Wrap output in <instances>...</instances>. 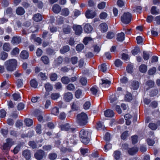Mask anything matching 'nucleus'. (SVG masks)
I'll list each match as a JSON object with an SVG mask.
<instances>
[{"mask_svg":"<svg viewBox=\"0 0 160 160\" xmlns=\"http://www.w3.org/2000/svg\"><path fill=\"white\" fill-rule=\"evenodd\" d=\"M72 27L68 25H65L63 28V31L65 34L70 33Z\"/></svg>","mask_w":160,"mask_h":160,"instance_id":"f3484780","label":"nucleus"},{"mask_svg":"<svg viewBox=\"0 0 160 160\" xmlns=\"http://www.w3.org/2000/svg\"><path fill=\"white\" fill-rule=\"evenodd\" d=\"M85 16L87 18H92L96 16V13L95 12L89 10H87L85 14Z\"/></svg>","mask_w":160,"mask_h":160,"instance_id":"9d476101","label":"nucleus"},{"mask_svg":"<svg viewBox=\"0 0 160 160\" xmlns=\"http://www.w3.org/2000/svg\"><path fill=\"white\" fill-rule=\"evenodd\" d=\"M76 136H72L70 138H69V142L71 143H72L74 145L76 144L77 142L76 141Z\"/></svg>","mask_w":160,"mask_h":160,"instance_id":"5fc2aeb1","label":"nucleus"},{"mask_svg":"<svg viewBox=\"0 0 160 160\" xmlns=\"http://www.w3.org/2000/svg\"><path fill=\"white\" fill-rule=\"evenodd\" d=\"M51 112L52 114L57 116L59 113V108L57 107H55L52 109Z\"/></svg>","mask_w":160,"mask_h":160,"instance_id":"c85d7f7f","label":"nucleus"},{"mask_svg":"<svg viewBox=\"0 0 160 160\" xmlns=\"http://www.w3.org/2000/svg\"><path fill=\"white\" fill-rule=\"evenodd\" d=\"M88 116L84 112H81L77 115V123L81 126L86 125L88 123Z\"/></svg>","mask_w":160,"mask_h":160,"instance_id":"f03ea898","label":"nucleus"},{"mask_svg":"<svg viewBox=\"0 0 160 160\" xmlns=\"http://www.w3.org/2000/svg\"><path fill=\"white\" fill-rule=\"evenodd\" d=\"M91 133L88 130L82 129L79 132V137L81 142L84 144H87L90 141Z\"/></svg>","mask_w":160,"mask_h":160,"instance_id":"f257e3e1","label":"nucleus"},{"mask_svg":"<svg viewBox=\"0 0 160 160\" xmlns=\"http://www.w3.org/2000/svg\"><path fill=\"white\" fill-rule=\"evenodd\" d=\"M30 38L31 39H33L35 42H37L38 43V45L40 44V38L39 37H36L35 34H32Z\"/></svg>","mask_w":160,"mask_h":160,"instance_id":"7c9ffc66","label":"nucleus"},{"mask_svg":"<svg viewBox=\"0 0 160 160\" xmlns=\"http://www.w3.org/2000/svg\"><path fill=\"white\" fill-rule=\"evenodd\" d=\"M139 70L142 73L145 72L147 70V66L145 64H142L139 66Z\"/></svg>","mask_w":160,"mask_h":160,"instance_id":"72a5a7b5","label":"nucleus"},{"mask_svg":"<svg viewBox=\"0 0 160 160\" xmlns=\"http://www.w3.org/2000/svg\"><path fill=\"white\" fill-rule=\"evenodd\" d=\"M30 84L31 86L34 88H37L38 86V83L35 79H32L30 81Z\"/></svg>","mask_w":160,"mask_h":160,"instance_id":"79ce46f5","label":"nucleus"},{"mask_svg":"<svg viewBox=\"0 0 160 160\" xmlns=\"http://www.w3.org/2000/svg\"><path fill=\"white\" fill-rule=\"evenodd\" d=\"M90 91L92 94L94 95H96L98 92L97 88L94 87H92L90 89Z\"/></svg>","mask_w":160,"mask_h":160,"instance_id":"6e6d98bb","label":"nucleus"},{"mask_svg":"<svg viewBox=\"0 0 160 160\" xmlns=\"http://www.w3.org/2000/svg\"><path fill=\"white\" fill-rule=\"evenodd\" d=\"M149 54L148 52L144 51L143 52V58L145 60H147L149 59Z\"/></svg>","mask_w":160,"mask_h":160,"instance_id":"680f3d73","label":"nucleus"},{"mask_svg":"<svg viewBox=\"0 0 160 160\" xmlns=\"http://www.w3.org/2000/svg\"><path fill=\"white\" fill-rule=\"evenodd\" d=\"M158 90L154 89L151 91L150 93V96H156L158 93Z\"/></svg>","mask_w":160,"mask_h":160,"instance_id":"3c124183","label":"nucleus"},{"mask_svg":"<svg viewBox=\"0 0 160 160\" xmlns=\"http://www.w3.org/2000/svg\"><path fill=\"white\" fill-rule=\"evenodd\" d=\"M120 155L121 153L119 151H116L114 152L113 156L114 158L117 160L120 158Z\"/></svg>","mask_w":160,"mask_h":160,"instance_id":"f704fd0d","label":"nucleus"},{"mask_svg":"<svg viewBox=\"0 0 160 160\" xmlns=\"http://www.w3.org/2000/svg\"><path fill=\"white\" fill-rule=\"evenodd\" d=\"M80 151L81 154L84 155L86 153L88 152V150L87 148H81L80 149Z\"/></svg>","mask_w":160,"mask_h":160,"instance_id":"bf43d9fd","label":"nucleus"},{"mask_svg":"<svg viewBox=\"0 0 160 160\" xmlns=\"http://www.w3.org/2000/svg\"><path fill=\"white\" fill-rule=\"evenodd\" d=\"M61 81L63 84H67L70 82V80L68 77L64 76L61 78Z\"/></svg>","mask_w":160,"mask_h":160,"instance_id":"393cba45","label":"nucleus"},{"mask_svg":"<svg viewBox=\"0 0 160 160\" xmlns=\"http://www.w3.org/2000/svg\"><path fill=\"white\" fill-rule=\"evenodd\" d=\"M78 58L76 57H72L71 59L72 63L73 64H76L78 62Z\"/></svg>","mask_w":160,"mask_h":160,"instance_id":"338daca9","label":"nucleus"},{"mask_svg":"<svg viewBox=\"0 0 160 160\" xmlns=\"http://www.w3.org/2000/svg\"><path fill=\"white\" fill-rule=\"evenodd\" d=\"M20 57L22 59H27L29 56L28 52L26 50H23L20 55Z\"/></svg>","mask_w":160,"mask_h":160,"instance_id":"a211bd4d","label":"nucleus"},{"mask_svg":"<svg viewBox=\"0 0 160 160\" xmlns=\"http://www.w3.org/2000/svg\"><path fill=\"white\" fill-rule=\"evenodd\" d=\"M117 40L119 42H122L125 38V34L123 32L118 33L117 36Z\"/></svg>","mask_w":160,"mask_h":160,"instance_id":"4be33fe9","label":"nucleus"},{"mask_svg":"<svg viewBox=\"0 0 160 160\" xmlns=\"http://www.w3.org/2000/svg\"><path fill=\"white\" fill-rule=\"evenodd\" d=\"M49 78L52 81H56L58 78V75L55 73H52L49 74Z\"/></svg>","mask_w":160,"mask_h":160,"instance_id":"2f4dec72","label":"nucleus"},{"mask_svg":"<svg viewBox=\"0 0 160 160\" xmlns=\"http://www.w3.org/2000/svg\"><path fill=\"white\" fill-rule=\"evenodd\" d=\"M142 8L140 6H138L133 8V11L136 12L140 13L142 11Z\"/></svg>","mask_w":160,"mask_h":160,"instance_id":"603ef678","label":"nucleus"},{"mask_svg":"<svg viewBox=\"0 0 160 160\" xmlns=\"http://www.w3.org/2000/svg\"><path fill=\"white\" fill-rule=\"evenodd\" d=\"M69 14V11L67 8H65L63 9L61 12V14L65 17L68 16Z\"/></svg>","mask_w":160,"mask_h":160,"instance_id":"b1692460","label":"nucleus"},{"mask_svg":"<svg viewBox=\"0 0 160 160\" xmlns=\"http://www.w3.org/2000/svg\"><path fill=\"white\" fill-rule=\"evenodd\" d=\"M71 108L73 111L77 110L80 107V103L78 101H74L71 104Z\"/></svg>","mask_w":160,"mask_h":160,"instance_id":"9b49d317","label":"nucleus"},{"mask_svg":"<svg viewBox=\"0 0 160 160\" xmlns=\"http://www.w3.org/2000/svg\"><path fill=\"white\" fill-rule=\"evenodd\" d=\"M72 28L75 31V34L77 35H79L82 32V29L80 25H74Z\"/></svg>","mask_w":160,"mask_h":160,"instance_id":"423d86ee","label":"nucleus"},{"mask_svg":"<svg viewBox=\"0 0 160 160\" xmlns=\"http://www.w3.org/2000/svg\"><path fill=\"white\" fill-rule=\"evenodd\" d=\"M156 71V68L155 67H153L149 70L148 73L149 75H152L155 73Z\"/></svg>","mask_w":160,"mask_h":160,"instance_id":"864d4df0","label":"nucleus"},{"mask_svg":"<svg viewBox=\"0 0 160 160\" xmlns=\"http://www.w3.org/2000/svg\"><path fill=\"white\" fill-rule=\"evenodd\" d=\"M149 127L151 129L153 130H155L157 128V125L153 123H149Z\"/></svg>","mask_w":160,"mask_h":160,"instance_id":"0e129e2a","label":"nucleus"},{"mask_svg":"<svg viewBox=\"0 0 160 160\" xmlns=\"http://www.w3.org/2000/svg\"><path fill=\"white\" fill-rule=\"evenodd\" d=\"M101 85L102 87H108L111 84V82L108 79H102Z\"/></svg>","mask_w":160,"mask_h":160,"instance_id":"412c9836","label":"nucleus"},{"mask_svg":"<svg viewBox=\"0 0 160 160\" xmlns=\"http://www.w3.org/2000/svg\"><path fill=\"white\" fill-rule=\"evenodd\" d=\"M115 36L114 33L112 32H108L107 33L106 38L108 39H111Z\"/></svg>","mask_w":160,"mask_h":160,"instance_id":"37998d69","label":"nucleus"},{"mask_svg":"<svg viewBox=\"0 0 160 160\" xmlns=\"http://www.w3.org/2000/svg\"><path fill=\"white\" fill-rule=\"evenodd\" d=\"M57 157V154L55 153H50L48 155V158L51 160H54Z\"/></svg>","mask_w":160,"mask_h":160,"instance_id":"4c0bfd02","label":"nucleus"},{"mask_svg":"<svg viewBox=\"0 0 160 160\" xmlns=\"http://www.w3.org/2000/svg\"><path fill=\"white\" fill-rule=\"evenodd\" d=\"M73 98V95L71 92H67L63 95V99L67 102H69Z\"/></svg>","mask_w":160,"mask_h":160,"instance_id":"1a4fd4ad","label":"nucleus"},{"mask_svg":"<svg viewBox=\"0 0 160 160\" xmlns=\"http://www.w3.org/2000/svg\"><path fill=\"white\" fill-rule=\"evenodd\" d=\"M60 97V94L58 93H53L50 95V98L52 100H56L58 99Z\"/></svg>","mask_w":160,"mask_h":160,"instance_id":"a878e982","label":"nucleus"},{"mask_svg":"<svg viewBox=\"0 0 160 160\" xmlns=\"http://www.w3.org/2000/svg\"><path fill=\"white\" fill-rule=\"evenodd\" d=\"M24 122L26 125L28 127L32 126L33 123V121L32 119L29 118H26L25 119Z\"/></svg>","mask_w":160,"mask_h":160,"instance_id":"cd10ccee","label":"nucleus"},{"mask_svg":"<svg viewBox=\"0 0 160 160\" xmlns=\"http://www.w3.org/2000/svg\"><path fill=\"white\" fill-rule=\"evenodd\" d=\"M146 86L145 87V89L148 90L150 88H152L154 85V82L151 80L148 81L145 83Z\"/></svg>","mask_w":160,"mask_h":160,"instance_id":"f8f14e48","label":"nucleus"},{"mask_svg":"<svg viewBox=\"0 0 160 160\" xmlns=\"http://www.w3.org/2000/svg\"><path fill=\"white\" fill-rule=\"evenodd\" d=\"M69 46H68L67 45L64 46L62 48H61L60 50V52L62 54H64L69 51Z\"/></svg>","mask_w":160,"mask_h":160,"instance_id":"c756f323","label":"nucleus"},{"mask_svg":"<svg viewBox=\"0 0 160 160\" xmlns=\"http://www.w3.org/2000/svg\"><path fill=\"white\" fill-rule=\"evenodd\" d=\"M104 114L106 117L112 118L114 115L113 111L110 109H108L104 111Z\"/></svg>","mask_w":160,"mask_h":160,"instance_id":"2eb2a0df","label":"nucleus"},{"mask_svg":"<svg viewBox=\"0 0 160 160\" xmlns=\"http://www.w3.org/2000/svg\"><path fill=\"white\" fill-rule=\"evenodd\" d=\"M100 30L102 32H105L107 31L108 27L105 23H102L99 25Z\"/></svg>","mask_w":160,"mask_h":160,"instance_id":"aec40b11","label":"nucleus"},{"mask_svg":"<svg viewBox=\"0 0 160 160\" xmlns=\"http://www.w3.org/2000/svg\"><path fill=\"white\" fill-rule=\"evenodd\" d=\"M52 9L55 13H58L61 10V8L59 5L55 4L53 5Z\"/></svg>","mask_w":160,"mask_h":160,"instance_id":"6ab92c4d","label":"nucleus"},{"mask_svg":"<svg viewBox=\"0 0 160 160\" xmlns=\"http://www.w3.org/2000/svg\"><path fill=\"white\" fill-rule=\"evenodd\" d=\"M33 20L36 22L40 21V14L39 13L34 15L32 18Z\"/></svg>","mask_w":160,"mask_h":160,"instance_id":"58836bf2","label":"nucleus"},{"mask_svg":"<svg viewBox=\"0 0 160 160\" xmlns=\"http://www.w3.org/2000/svg\"><path fill=\"white\" fill-rule=\"evenodd\" d=\"M130 84V88L134 90H137L139 88L140 86V83L136 80L131 81Z\"/></svg>","mask_w":160,"mask_h":160,"instance_id":"39448f33","label":"nucleus"},{"mask_svg":"<svg viewBox=\"0 0 160 160\" xmlns=\"http://www.w3.org/2000/svg\"><path fill=\"white\" fill-rule=\"evenodd\" d=\"M122 64V62L119 59H116L114 62V64L115 66L117 67H121Z\"/></svg>","mask_w":160,"mask_h":160,"instance_id":"a19ab883","label":"nucleus"},{"mask_svg":"<svg viewBox=\"0 0 160 160\" xmlns=\"http://www.w3.org/2000/svg\"><path fill=\"white\" fill-rule=\"evenodd\" d=\"M138 149L137 147H133L129 148L128 150L129 154L131 155H133L138 151Z\"/></svg>","mask_w":160,"mask_h":160,"instance_id":"5701e85b","label":"nucleus"},{"mask_svg":"<svg viewBox=\"0 0 160 160\" xmlns=\"http://www.w3.org/2000/svg\"><path fill=\"white\" fill-rule=\"evenodd\" d=\"M17 61L15 59H11L7 61L6 65L7 69L10 71L15 70L17 65Z\"/></svg>","mask_w":160,"mask_h":160,"instance_id":"7ed1b4c3","label":"nucleus"},{"mask_svg":"<svg viewBox=\"0 0 160 160\" xmlns=\"http://www.w3.org/2000/svg\"><path fill=\"white\" fill-rule=\"evenodd\" d=\"M22 155L26 159H29L31 156L30 151L28 149L25 150L22 152Z\"/></svg>","mask_w":160,"mask_h":160,"instance_id":"ddd939ff","label":"nucleus"},{"mask_svg":"<svg viewBox=\"0 0 160 160\" xmlns=\"http://www.w3.org/2000/svg\"><path fill=\"white\" fill-rule=\"evenodd\" d=\"M17 14L18 15L21 16L23 15L25 13V11L24 8L21 7L17 8L16 10Z\"/></svg>","mask_w":160,"mask_h":160,"instance_id":"dca6fc26","label":"nucleus"},{"mask_svg":"<svg viewBox=\"0 0 160 160\" xmlns=\"http://www.w3.org/2000/svg\"><path fill=\"white\" fill-rule=\"evenodd\" d=\"M41 59L42 62L45 64H48L49 62V60L48 57L46 56H42Z\"/></svg>","mask_w":160,"mask_h":160,"instance_id":"c9c22d12","label":"nucleus"},{"mask_svg":"<svg viewBox=\"0 0 160 160\" xmlns=\"http://www.w3.org/2000/svg\"><path fill=\"white\" fill-rule=\"evenodd\" d=\"M28 144L33 148H37V144L34 141H30L28 142Z\"/></svg>","mask_w":160,"mask_h":160,"instance_id":"e2e57ef3","label":"nucleus"},{"mask_svg":"<svg viewBox=\"0 0 160 160\" xmlns=\"http://www.w3.org/2000/svg\"><path fill=\"white\" fill-rule=\"evenodd\" d=\"M1 59L3 60L6 59L8 57V53L4 52H2L1 53Z\"/></svg>","mask_w":160,"mask_h":160,"instance_id":"13d9d810","label":"nucleus"},{"mask_svg":"<svg viewBox=\"0 0 160 160\" xmlns=\"http://www.w3.org/2000/svg\"><path fill=\"white\" fill-rule=\"evenodd\" d=\"M84 48V45L82 44H79L77 45L76 47V49L79 52L81 51Z\"/></svg>","mask_w":160,"mask_h":160,"instance_id":"49530a36","label":"nucleus"},{"mask_svg":"<svg viewBox=\"0 0 160 160\" xmlns=\"http://www.w3.org/2000/svg\"><path fill=\"white\" fill-rule=\"evenodd\" d=\"M6 114V111L4 109H2L0 110V118H4Z\"/></svg>","mask_w":160,"mask_h":160,"instance_id":"774afa93","label":"nucleus"},{"mask_svg":"<svg viewBox=\"0 0 160 160\" xmlns=\"http://www.w3.org/2000/svg\"><path fill=\"white\" fill-rule=\"evenodd\" d=\"M33 114L38 117V121L40 120V111L39 109H35L33 112Z\"/></svg>","mask_w":160,"mask_h":160,"instance_id":"473e14b6","label":"nucleus"},{"mask_svg":"<svg viewBox=\"0 0 160 160\" xmlns=\"http://www.w3.org/2000/svg\"><path fill=\"white\" fill-rule=\"evenodd\" d=\"M93 28L92 26L89 24L87 23L86 24L84 28V32L87 33H90L92 31Z\"/></svg>","mask_w":160,"mask_h":160,"instance_id":"4468645a","label":"nucleus"},{"mask_svg":"<svg viewBox=\"0 0 160 160\" xmlns=\"http://www.w3.org/2000/svg\"><path fill=\"white\" fill-rule=\"evenodd\" d=\"M21 41V39L19 37H14L12 38V44H18L20 43Z\"/></svg>","mask_w":160,"mask_h":160,"instance_id":"bb28decb","label":"nucleus"},{"mask_svg":"<svg viewBox=\"0 0 160 160\" xmlns=\"http://www.w3.org/2000/svg\"><path fill=\"white\" fill-rule=\"evenodd\" d=\"M45 88L46 91L50 92L52 91V85L49 83H48L45 85Z\"/></svg>","mask_w":160,"mask_h":160,"instance_id":"e433bc0d","label":"nucleus"},{"mask_svg":"<svg viewBox=\"0 0 160 160\" xmlns=\"http://www.w3.org/2000/svg\"><path fill=\"white\" fill-rule=\"evenodd\" d=\"M19 53V49L18 48H15L12 51L11 54L12 55H15L18 54Z\"/></svg>","mask_w":160,"mask_h":160,"instance_id":"09e8293b","label":"nucleus"},{"mask_svg":"<svg viewBox=\"0 0 160 160\" xmlns=\"http://www.w3.org/2000/svg\"><path fill=\"white\" fill-rule=\"evenodd\" d=\"M82 91L81 90H78L75 92V97L77 98H79L81 95Z\"/></svg>","mask_w":160,"mask_h":160,"instance_id":"69168bd1","label":"nucleus"},{"mask_svg":"<svg viewBox=\"0 0 160 160\" xmlns=\"http://www.w3.org/2000/svg\"><path fill=\"white\" fill-rule=\"evenodd\" d=\"M3 50L5 51H9L10 49L9 44L8 43H4L3 45Z\"/></svg>","mask_w":160,"mask_h":160,"instance_id":"de8ad7c7","label":"nucleus"},{"mask_svg":"<svg viewBox=\"0 0 160 160\" xmlns=\"http://www.w3.org/2000/svg\"><path fill=\"white\" fill-rule=\"evenodd\" d=\"M132 17V15L130 13L128 12H125L121 16V21L124 24H127L131 21Z\"/></svg>","mask_w":160,"mask_h":160,"instance_id":"20e7f679","label":"nucleus"},{"mask_svg":"<svg viewBox=\"0 0 160 160\" xmlns=\"http://www.w3.org/2000/svg\"><path fill=\"white\" fill-rule=\"evenodd\" d=\"M107 65L104 63L102 64L100 66H99L100 71L103 72H105L107 69Z\"/></svg>","mask_w":160,"mask_h":160,"instance_id":"ea45409f","label":"nucleus"},{"mask_svg":"<svg viewBox=\"0 0 160 160\" xmlns=\"http://www.w3.org/2000/svg\"><path fill=\"white\" fill-rule=\"evenodd\" d=\"M61 128L62 130L68 131L69 132H73L75 131V129L71 128L68 123L61 125Z\"/></svg>","mask_w":160,"mask_h":160,"instance_id":"6e6552de","label":"nucleus"},{"mask_svg":"<svg viewBox=\"0 0 160 160\" xmlns=\"http://www.w3.org/2000/svg\"><path fill=\"white\" fill-rule=\"evenodd\" d=\"M79 82L82 85H86L87 83V81L86 78L82 77L80 79Z\"/></svg>","mask_w":160,"mask_h":160,"instance_id":"a18cd8bd","label":"nucleus"},{"mask_svg":"<svg viewBox=\"0 0 160 160\" xmlns=\"http://www.w3.org/2000/svg\"><path fill=\"white\" fill-rule=\"evenodd\" d=\"M67 89L69 91H73L75 88V87L73 84L70 83L66 87Z\"/></svg>","mask_w":160,"mask_h":160,"instance_id":"c03bdc74","label":"nucleus"},{"mask_svg":"<svg viewBox=\"0 0 160 160\" xmlns=\"http://www.w3.org/2000/svg\"><path fill=\"white\" fill-rule=\"evenodd\" d=\"M92 40V38L89 37H86L83 40V42L85 45H87L89 42Z\"/></svg>","mask_w":160,"mask_h":160,"instance_id":"4d7b16f0","label":"nucleus"},{"mask_svg":"<svg viewBox=\"0 0 160 160\" xmlns=\"http://www.w3.org/2000/svg\"><path fill=\"white\" fill-rule=\"evenodd\" d=\"M6 142H7L3 145V148L4 150H8L10 149L11 146L13 145V142L12 141V139L10 138L7 139Z\"/></svg>","mask_w":160,"mask_h":160,"instance_id":"0eeeda50","label":"nucleus"},{"mask_svg":"<svg viewBox=\"0 0 160 160\" xmlns=\"http://www.w3.org/2000/svg\"><path fill=\"white\" fill-rule=\"evenodd\" d=\"M112 147V144L110 143H108L106 144L104 146V151L106 152L108 150L111 148Z\"/></svg>","mask_w":160,"mask_h":160,"instance_id":"052dcab7","label":"nucleus"},{"mask_svg":"<svg viewBox=\"0 0 160 160\" xmlns=\"http://www.w3.org/2000/svg\"><path fill=\"white\" fill-rule=\"evenodd\" d=\"M146 141L148 145L150 146H153L155 143L154 140L149 138H148Z\"/></svg>","mask_w":160,"mask_h":160,"instance_id":"8fccbe9b","label":"nucleus"}]
</instances>
